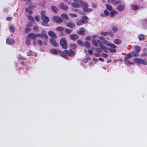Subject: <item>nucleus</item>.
I'll use <instances>...</instances> for the list:
<instances>
[{
	"mask_svg": "<svg viewBox=\"0 0 147 147\" xmlns=\"http://www.w3.org/2000/svg\"><path fill=\"white\" fill-rule=\"evenodd\" d=\"M28 37L30 38H31L34 40L36 39L37 37H40V38H43L45 39H47L48 36L46 34V32L44 31H42V34H35L33 33H30L28 34Z\"/></svg>",
	"mask_w": 147,
	"mask_h": 147,
	"instance_id": "nucleus-1",
	"label": "nucleus"
},
{
	"mask_svg": "<svg viewBox=\"0 0 147 147\" xmlns=\"http://www.w3.org/2000/svg\"><path fill=\"white\" fill-rule=\"evenodd\" d=\"M75 54V53L71 50H69V52L67 50H65L64 52H61V55L65 59H67V55L69 56H73Z\"/></svg>",
	"mask_w": 147,
	"mask_h": 147,
	"instance_id": "nucleus-2",
	"label": "nucleus"
},
{
	"mask_svg": "<svg viewBox=\"0 0 147 147\" xmlns=\"http://www.w3.org/2000/svg\"><path fill=\"white\" fill-rule=\"evenodd\" d=\"M98 36L97 35H94L92 36V38H93V40H92V44L95 46H98L99 45L100 47L102 49H105V47L102 45L100 43H99L98 42V41L97 40L98 42V44L96 42V40L97 38L98 37Z\"/></svg>",
	"mask_w": 147,
	"mask_h": 147,
	"instance_id": "nucleus-3",
	"label": "nucleus"
},
{
	"mask_svg": "<svg viewBox=\"0 0 147 147\" xmlns=\"http://www.w3.org/2000/svg\"><path fill=\"white\" fill-rule=\"evenodd\" d=\"M60 44L61 47L64 49H66L67 48V43L65 38H62L60 40Z\"/></svg>",
	"mask_w": 147,
	"mask_h": 147,
	"instance_id": "nucleus-4",
	"label": "nucleus"
},
{
	"mask_svg": "<svg viewBox=\"0 0 147 147\" xmlns=\"http://www.w3.org/2000/svg\"><path fill=\"white\" fill-rule=\"evenodd\" d=\"M134 62L138 64H143L144 65L147 64V62L139 58H136L133 59Z\"/></svg>",
	"mask_w": 147,
	"mask_h": 147,
	"instance_id": "nucleus-5",
	"label": "nucleus"
},
{
	"mask_svg": "<svg viewBox=\"0 0 147 147\" xmlns=\"http://www.w3.org/2000/svg\"><path fill=\"white\" fill-rule=\"evenodd\" d=\"M83 10L85 12H90L92 11V9L90 8H87L88 7V4L86 3H83L82 6Z\"/></svg>",
	"mask_w": 147,
	"mask_h": 147,
	"instance_id": "nucleus-6",
	"label": "nucleus"
},
{
	"mask_svg": "<svg viewBox=\"0 0 147 147\" xmlns=\"http://www.w3.org/2000/svg\"><path fill=\"white\" fill-rule=\"evenodd\" d=\"M52 20L53 21L58 23H60L62 21V20L60 17L56 16H53Z\"/></svg>",
	"mask_w": 147,
	"mask_h": 147,
	"instance_id": "nucleus-7",
	"label": "nucleus"
},
{
	"mask_svg": "<svg viewBox=\"0 0 147 147\" xmlns=\"http://www.w3.org/2000/svg\"><path fill=\"white\" fill-rule=\"evenodd\" d=\"M34 8V6L33 5H30L28 6V8L26 9V11L29 14H31L32 13V11L31 9H33Z\"/></svg>",
	"mask_w": 147,
	"mask_h": 147,
	"instance_id": "nucleus-8",
	"label": "nucleus"
},
{
	"mask_svg": "<svg viewBox=\"0 0 147 147\" xmlns=\"http://www.w3.org/2000/svg\"><path fill=\"white\" fill-rule=\"evenodd\" d=\"M85 30L84 28H80V30L78 31L77 33L79 34L84 35L85 34Z\"/></svg>",
	"mask_w": 147,
	"mask_h": 147,
	"instance_id": "nucleus-9",
	"label": "nucleus"
},
{
	"mask_svg": "<svg viewBox=\"0 0 147 147\" xmlns=\"http://www.w3.org/2000/svg\"><path fill=\"white\" fill-rule=\"evenodd\" d=\"M78 36L76 34H71L69 35V38L72 40H75L78 38Z\"/></svg>",
	"mask_w": 147,
	"mask_h": 147,
	"instance_id": "nucleus-10",
	"label": "nucleus"
},
{
	"mask_svg": "<svg viewBox=\"0 0 147 147\" xmlns=\"http://www.w3.org/2000/svg\"><path fill=\"white\" fill-rule=\"evenodd\" d=\"M66 26L67 27L72 28L75 26V24L74 23L71 22H69L66 23Z\"/></svg>",
	"mask_w": 147,
	"mask_h": 147,
	"instance_id": "nucleus-11",
	"label": "nucleus"
},
{
	"mask_svg": "<svg viewBox=\"0 0 147 147\" xmlns=\"http://www.w3.org/2000/svg\"><path fill=\"white\" fill-rule=\"evenodd\" d=\"M48 34L51 37L55 38H57V36L55 33L52 31H49L48 32Z\"/></svg>",
	"mask_w": 147,
	"mask_h": 147,
	"instance_id": "nucleus-12",
	"label": "nucleus"
},
{
	"mask_svg": "<svg viewBox=\"0 0 147 147\" xmlns=\"http://www.w3.org/2000/svg\"><path fill=\"white\" fill-rule=\"evenodd\" d=\"M103 43L106 45H108L110 47H112L113 48H115L116 46L113 44H111L108 42L107 41H104L103 42Z\"/></svg>",
	"mask_w": 147,
	"mask_h": 147,
	"instance_id": "nucleus-13",
	"label": "nucleus"
},
{
	"mask_svg": "<svg viewBox=\"0 0 147 147\" xmlns=\"http://www.w3.org/2000/svg\"><path fill=\"white\" fill-rule=\"evenodd\" d=\"M50 52L55 54H57L60 53L61 52H60V51L59 50L55 49H52L50 50Z\"/></svg>",
	"mask_w": 147,
	"mask_h": 147,
	"instance_id": "nucleus-14",
	"label": "nucleus"
},
{
	"mask_svg": "<svg viewBox=\"0 0 147 147\" xmlns=\"http://www.w3.org/2000/svg\"><path fill=\"white\" fill-rule=\"evenodd\" d=\"M118 14V12L115 10H113L111 11L110 12V16L111 17H113V16Z\"/></svg>",
	"mask_w": 147,
	"mask_h": 147,
	"instance_id": "nucleus-15",
	"label": "nucleus"
},
{
	"mask_svg": "<svg viewBox=\"0 0 147 147\" xmlns=\"http://www.w3.org/2000/svg\"><path fill=\"white\" fill-rule=\"evenodd\" d=\"M41 18L43 22L46 23L48 22L49 21V20L48 17L46 16L42 17Z\"/></svg>",
	"mask_w": 147,
	"mask_h": 147,
	"instance_id": "nucleus-16",
	"label": "nucleus"
},
{
	"mask_svg": "<svg viewBox=\"0 0 147 147\" xmlns=\"http://www.w3.org/2000/svg\"><path fill=\"white\" fill-rule=\"evenodd\" d=\"M7 43L9 45H12L14 43V40L11 38H8L7 40Z\"/></svg>",
	"mask_w": 147,
	"mask_h": 147,
	"instance_id": "nucleus-17",
	"label": "nucleus"
},
{
	"mask_svg": "<svg viewBox=\"0 0 147 147\" xmlns=\"http://www.w3.org/2000/svg\"><path fill=\"white\" fill-rule=\"evenodd\" d=\"M64 30V28L62 26H59L57 27L56 28V30L57 32H62Z\"/></svg>",
	"mask_w": 147,
	"mask_h": 147,
	"instance_id": "nucleus-18",
	"label": "nucleus"
},
{
	"mask_svg": "<svg viewBox=\"0 0 147 147\" xmlns=\"http://www.w3.org/2000/svg\"><path fill=\"white\" fill-rule=\"evenodd\" d=\"M117 9L118 10L121 11L124 9V6L123 5H119L117 7Z\"/></svg>",
	"mask_w": 147,
	"mask_h": 147,
	"instance_id": "nucleus-19",
	"label": "nucleus"
},
{
	"mask_svg": "<svg viewBox=\"0 0 147 147\" xmlns=\"http://www.w3.org/2000/svg\"><path fill=\"white\" fill-rule=\"evenodd\" d=\"M61 16L62 18L65 20H67L68 19V15L65 13L62 14Z\"/></svg>",
	"mask_w": 147,
	"mask_h": 147,
	"instance_id": "nucleus-20",
	"label": "nucleus"
},
{
	"mask_svg": "<svg viewBox=\"0 0 147 147\" xmlns=\"http://www.w3.org/2000/svg\"><path fill=\"white\" fill-rule=\"evenodd\" d=\"M104 14H101V16L102 17H105L109 15V13L107 10H105L104 12Z\"/></svg>",
	"mask_w": 147,
	"mask_h": 147,
	"instance_id": "nucleus-21",
	"label": "nucleus"
},
{
	"mask_svg": "<svg viewBox=\"0 0 147 147\" xmlns=\"http://www.w3.org/2000/svg\"><path fill=\"white\" fill-rule=\"evenodd\" d=\"M50 40L51 43L54 46H56L57 45V44L55 40L52 39H51Z\"/></svg>",
	"mask_w": 147,
	"mask_h": 147,
	"instance_id": "nucleus-22",
	"label": "nucleus"
},
{
	"mask_svg": "<svg viewBox=\"0 0 147 147\" xmlns=\"http://www.w3.org/2000/svg\"><path fill=\"white\" fill-rule=\"evenodd\" d=\"M60 7L63 9L66 10L68 9V7L63 3H62L60 5Z\"/></svg>",
	"mask_w": 147,
	"mask_h": 147,
	"instance_id": "nucleus-23",
	"label": "nucleus"
},
{
	"mask_svg": "<svg viewBox=\"0 0 147 147\" xmlns=\"http://www.w3.org/2000/svg\"><path fill=\"white\" fill-rule=\"evenodd\" d=\"M114 43L117 45H119L121 43V40L119 39H115L114 40Z\"/></svg>",
	"mask_w": 147,
	"mask_h": 147,
	"instance_id": "nucleus-24",
	"label": "nucleus"
},
{
	"mask_svg": "<svg viewBox=\"0 0 147 147\" xmlns=\"http://www.w3.org/2000/svg\"><path fill=\"white\" fill-rule=\"evenodd\" d=\"M84 45L87 48H89L90 47V44L87 42H86L84 43Z\"/></svg>",
	"mask_w": 147,
	"mask_h": 147,
	"instance_id": "nucleus-25",
	"label": "nucleus"
},
{
	"mask_svg": "<svg viewBox=\"0 0 147 147\" xmlns=\"http://www.w3.org/2000/svg\"><path fill=\"white\" fill-rule=\"evenodd\" d=\"M131 7L134 10H137L139 8V7L135 5H132Z\"/></svg>",
	"mask_w": 147,
	"mask_h": 147,
	"instance_id": "nucleus-26",
	"label": "nucleus"
},
{
	"mask_svg": "<svg viewBox=\"0 0 147 147\" xmlns=\"http://www.w3.org/2000/svg\"><path fill=\"white\" fill-rule=\"evenodd\" d=\"M72 30L68 28H66L65 30V32L68 34H69L71 33L72 32Z\"/></svg>",
	"mask_w": 147,
	"mask_h": 147,
	"instance_id": "nucleus-27",
	"label": "nucleus"
},
{
	"mask_svg": "<svg viewBox=\"0 0 147 147\" xmlns=\"http://www.w3.org/2000/svg\"><path fill=\"white\" fill-rule=\"evenodd\" d=\"M71 5L74 7L78 8L80 6V4H77L75 3H72L71 4Z\"/></svg>",
	"mask_w": 147,
	"mask_h": 147,
	"instance_id": "nucleus-28",
	"label": "nucleus"
},
{
	"mask_svg": "<svg viewBox=\"0 0 147 147\" xmlns=\"http://www.w3.org/2000/svg\"><path fill=\"white\" fill-rule=\"evenodd\" d=\"M31 25H29V24H28L27 25V27L25 29V31L26 32H28V31H30V27L31 26Z\"/></svg>",
	"mask_w": 147,
	"mask_h": 147,
	"instance_id": "nucleus-29",
	"label": "nucleus"
},
{
	"mask_svg": "<svg viewBox=\"0 0 147 147\" xmlns=\"http://www.w3.org/2000/svg\"><path fill=\"white\" fill-rule=\"evenodd\" d=\"M52 10L55 12L56 13L58 11L57 9L54 6H52L51 7Z\"/></svg>",
	"mask_w": 147,
	"mask_h": 147,
	"instance_id": "nucleus-30",
	"label": "nucleus"
},
{
	"mask_svg": "<svg viewBox=\"0 0 147 147\" xmlns=\"http://www.w3.org/2000/svg\"><path fill=\"white\" fill-rule=\"evenodd\" d=\"M86 23V21H83L82 20L81 21H80L79 22H78L77 23V25L78 26H80V25L84 24Z\"/></svg>",
	"mask_w": 147,
	"mask_h": 147,
	"instance_id": "nucleus-31",
	"label": "nucleus"
},
{
	"mask_svg": "<svg viewBox=\"0 0 147 147\" xmlns=\"http://www.w3.org/2000/svg\"><path fill=\"white\" fill-rule=\"evenodd\" d=\"M111 3L115 5H117L118 3H120V1H116L115 0H112L111 1Z\"/></svg>",
	"mask_w": 147,
	"mask_h": 147,
	"instance_id": "nucleus-32",
	"label": "nucleus"
},
{
	"mask_svg": "<svg viewBox=\"0 0 147 147\" xmlns=\"http://www.w3.org/2000/svg\"><path fill=\"white\" fill-rule=\"evenodd\" d=\"M10 31L11 32H14L15 30L14 26L12 25H11L9 26Z\"/></svg>",
	"mask_w": 147,
	"mask_h": 147,
	"instance_id": "nucleus-33",
	"label": "nucleus"
},
{
	"mask_svg": "<svg viewBox=\"0 0 147 147\" xmlns=\"http://www.w3.org/2000/svg\"><path fill=\"white\" fill-rule=\"evenodd\" d=\"M88 20V18L86 16H84L82 17V20L83 21H86V23H87V20Z\"/></svg>",
	"mask_w": 147,
	"mask_h": 147,
	"instance_id": "nucleus-34",
	"label": "nucleus"
},
{
	"mask_svg": "<svg viewBox=\"0 0 147 147\" xmlns=\"http://www.w3.org/2000/svg\"><path fill=\"white\" fill-rule=\"evenodd\" d=\"M126 64L128 65H133L134 63L132 62H130L129 61H126L125 62Z\"/></svg>",
	"mask_w": 147,
	"mask_h": 147,
	"instance_id": "nucleus-35",
	"label": "nucleus"
},
{
	"mask_svg": "<svg viewBox=\"0 0 147 147\" xmlns=\"http://www.w3.org/2000/svg\"><path fill=\"white\" fill-rule=\"evenodd\" d=\"M69 15L72 18H76L77 16V15L75 14L70 13Z\"/></svg>",
	"mask_w": 147,
	"mask_h": 147,
	"instance_id": "nucleus-36",
	"label": "nucleus"
},
{
	"mask_svg": "<svg viewBox=\"0 0 147 147\" xmlns=\"http://www.w3.org/2000/svg\"><path fill=\"white\" fill-rule=\"evenodd\" d=\"M138 37L139 39L141 40H143L144 38V36L142 35H140L138 36Z\"/></svg>",
	"mask_w": 147,
	"mask_h": 147,
	"instance_id": "nucleus-37",
	"label": "nucleus"
},
{
	"mask_svg": "<svg viewBox=\"0 0 147 147\" xmlns=\"http://www.w3.org/2000/svg\"><path fill=\"white\" fill-rule=\"evenodd\" d=\"M70 46L71 48L73 49H75L77 47L76 45L74 44H72L70 45Z\"/></svg>",
	"mask_w": 147,
	"mask_h": 147,
	"instance_id": "nucleus-38",
	"label": "nucleus"
},
{
	"mask_svg": "<svg viewBox=\"0 0 147 147\" xmlns=\"http://www.w3.org/2000/svg\"><path fill=\"white\" fill-rule=\"evenodd\" d=\"M106 5L107 9H108L109 10H112V7L111 6L109 5L108 4H106Z\"/></svg>",
	"mask_w": 147,
	"mask_h": 147,
	"instance_id": "nucleus-39",
	"label": "nucleus"
},
{
	"mask_svg": "<svg viewBox=\"0 0 147 147\" xmlns=\"http://www.w3.org/2000/svg\"><path fill=\"white\" fill-rule=\"evenodd\" d=\"M77 42L78 44L80 45V46H82L83 45V44L82 42L80 40H78L77 41Z\"/></svg>",
	"mask_w": 147,
	"mask_h": 147,
	"instance_id": "nucleus-40",
	"label": "nucleus"
},
{
	"mask_svg": "<svg viewBox=\"0 0 147 147\" xmlns=\"http://www.w3.org/2000/svg\"><path fill=\"white\" fill-rule=\"evenodd\" d=\"M135 50L137 52H138L140 51V47L138 46H136L135 47Z\"/></svg>",
	"mask_w": 147,
	"mask_h": 147,
	"instance_id": "nucleus-41",
	"label": "nucleus"
},
{
	"mask_svg": "<svg viewBox=\"0 0 147 147\" xmlns=\"http://www.w3.org/2000/svg\"><path fill=\"white\" fill-rule=\"evenodd\" d=\"M34 30L36 32H37L39 31V30L38 27L36 26H35L33 27Z\"/></svg>",
	"mask_w": 147,
	"mask_h": 147,
	"instance_id": "nucleus-42",
	"label": "nucleus"
},
{
	"mask_svg": "<svg viewBox=\"0 0 147 147\" xmlns=\"http://www.w3.org/2000/svg\"><path fill=\"white\" fill-rule=\"evenodd\" d=\"M109 33H108L107 32H102L101 33V34L104 36H106Z\"/></svg>",
	"mask_w": 147,
	"mask_h": 147,
	"instance_id": "nucleus-43",
	"label": "nucleus"
},
{
	"mask_svg": "<svg viewBox=\"0 0 147 147\" xmlns=\"http://www.w3.org/2000/svg\"><path fill=\"white\" fill-rule=\"evenodd\" d=\"M37 44L41 46L42 45V42L41 40H38L37 41Z\"/></svg>",
	"mask_w": 147,
	"mask_h": 147,
	"instance_id": "nucleus-44",
	"label": "nucleus"
},
{
	"mask_svg": "<svg viewBox=\"0 0 147 147\" xmlns=\"http://www.w3.org/2000/svg\"><path fill=\"white\" fill-rule=\"evenodd\" d=\"M34 19L36 21L38 22L39 21L40 18L38 16H36L35 17Z\"/></svg>",
	"mask_w": 147,
	"mask_h": 147,
	"instance_id": "nucleus-45",
	"label": "nucleus"
},
{
	"mask_svg": "<svg viewBox=\"0 0 147 147\" xmlns=\"http://www.w3.org/2000/svg\"><path fill=\"white\" fill-rule=\"evenodd\" d=\"M34 53H32L31 51H30L28 52L27 53V55L28 56H30L31 55H34Z\"/></svg>",
	"mask_w": 147,
	"mask_h": 147,
	"instance_id": "nucleus-46",
	"label": "nucleus"
},
{
	"mask_svg": "<svg viewBox=\"0 0 147 147\" xmlns=\"http://www.w3.org/2000/svg\"><path fill=\"white\" fill-rule=\"evenodd\" d=\"M45 11H42L41 12V17H42L45 16Z\"/></svg>",
	"mask_w": 147,
	"mask_h": 147,
	"instance_id": "nucleus-47",
	"label": "nucleus"
},
{
	"mask_svg": "<svg viewBox=\"0 0 147 147\" xmlns=\"http://www.w3.org/2000/svg\"><path fill=\"white\" fill-rule=\"evenodd\" d=\"M131 54H128L127 56H126V57H125V58L126 59H129V58L130 57H131Z\"/></svg>",
	"mask_w": 147,
	"mask_h": 147,
	"instance_id": "nucleus-48",
	"label": "nucleus"
},
{
	"mask_svg": "<svg viewBox=\"0 0 147 147\" xmlns=\"http://www.w3.org/2000/svg\"><path fill=\"white\" fill-rule=\"evenodd\" d=\"M28 19L30 21H32L33 20V18L31 16H28Z\"/></svg>",
	"mask_w": 147,
	"mask_h": 147,
	"instance_id": "nucleus-49",
	"label": "nucleus"
},
{
	"mask_svg": "<svg viewBox=\"0 0 147 147\" xmlns=\"http://www.w3.org/2000/svg\"><path fill=\"white\" fill-rule=\"evenodd\" d=\"M113 31L114 32H116L117 30V28L116 27H114L112 28Z\"/></svg>",
	"mask_w": 147,
	"mask_h": 147,
	"instance_id": "nucleus-50",
	"label": "nucleus"
},
{
	"mask_svg": "<svg viewBox=\"0 0 147 147\" xmlns=\"http://www.w3.org/2000/svg\"><path fill=\"white\" fill-rule=\"evenodd\" d=\"M26 43L27 45H29L30 44V42L29 40H26Z\"/></svg>",
	"mask_w": 147,
	"mask_h": 147,
	"instance_id": "nucleus-51",
	"label": "nucleus"
},
{
	"mask_svg": "<svg viewBox=\"0 0 147 147\" xmlns=\"http://www.w3.org/2000/svg\"><path fill=\"white\" fill-rule=\"evenodd\" d=\"M94 55L96 57H100V54H99V53H94Z\"/></svg>",
	"mask_w": 147,
	"mask_h": 147,
	"instance_id": "nucleus-52",
	"label": "nucleus"
},
{
	"mask_svg": "<svg viewBox=\"0 0 147 147\" xmlns=\"http://www.w3.org/2000/svg\"><path fill=\"white\" fill-rule=\"evenodd\" d=\"M88 52L90 55H92L93 53L92 51L90 50H88Z\"/></svg>",
	"mask_w": 147,
	"mask_h": 147,
	"instance_id": "nucleus-53",
	"label": "nucleus"
},
{
	"mask_svg": "<svg viewBox=\"0 0 147 147\" xmlns=\"http://www.w3.org/2000/svg\"><path fill=\"white\" fill-rule=\"evenodd\" d=\"M102 56L105 58H106L107 56V55L106 54H103Z\"/></svg>",
	"mask_w": 147,
	"mask_h": 147,
	"instance_id": "nucleus-54",
	"label": "nucleus"
},
{
	"mask_svg": "<svg viewBox=\"0 0 147 147\" xmlns=\"http://www.w3.org/2000/svg\"><path fill=\"white\" fill-rule=\"evenodd\" d=\"M110 51L112 52H115L116 51L115 49H110Z\"/></svg>",
	"mask_w": 147,
	"mask_h": 147,
	"instance_id": "nucleus-55",
	"label": "nucleus"
},
{
	"mask_svg": "<svg viewBox=\"0 0 147 147\" xmlns=\"http://www.w3.org/2000/svg\"><path fill=\"white\" fill-rule=\"evenodd\" d=\"M7 20L8 21L11 20H12V18L11 17H9L7 18Z\"/></svg>",
	"mask_w": 147,
	"mask_h": 147,
	"instance_id": "nucleus-56",
	"label": "nucleus"
},
{
	"mask_svg": "<svg viewBox=\"0 0 147 147\" xmlns=\"http://www.w3.org/2000/svg\"><path fill=\"white\" fill-rule=\"evenodd\" d=\"M99 60L100 61H104V59L102 58H99Z\"/></svg>",
	"mask_w": 147,
	"mask_h": 147,
	"instance_id": "nucleus-57",
	"label": "nucleus"
},
{
	"mask_svg": "<svg viewBox=\"0 0 147 147\" xmlns=\"http://www.w3.org/2000/svg\"><path fill=\"white\" fill-rule=\"evenodd\" d=\"M86 39L88 40H90V36H88L87 37Z\"/></svg>",
	"mask_w": 147,
	"mask_h": 147,
	"instance_id": "nucleus-58",
	"label": "nucleus"
},
{
	"mask_svg": "<svg viewBox=\"0 0 147 147\" xmlns=\"http://www.w3.org/2000/svg\"><path fill=\"white\" fill-rule=\"evenodd\" d=\"M77 3H79L81 5L82 4V1H78L77 2Z\"/></svg>",
	"mask_w": 147,
	"mask_h": 147,
	"instance_id": "nucleus-59",
	"label": "nucleus"
},
{
	"mask_svg": "<svg viewBox=\"0 0 147 147\" xmlns=\"http://www.w3.org/2000/svg\"><path fill=\"white\" fill-rule=\"evenodd\" d=\"M93 60L94 61L97 62L98 61V60L94 58L93 59Z\"/></svg>",
	"mask_w": 147,
	"mask_h": 147,
	"instance_id": "nucleus-60",
	"label": "nucleus"
},
{
	"mask_svg": "<svg viewBox=\"0 0 147 147\" xmlns=\"http://www.w3.org/2000/svg\"><path fill=\"white\" fill-rule=\"evenodd\" d=\"M33 45H34V46H35L36 45V42H33Z\"/></svg>",
	"mask_w": 147,
	"mask_h": 147,
	"instance_id": "nucleus-61",
	"label": "nucleus"
},
{
	"mask_svg": "<svg viewBox=\"0 0 147 147\" xmlns=\"http://www.w3.org/2000/svg\"><path fill=\"white\" fill-rule=\"evenodd\" d=\"M92 6L94 7H96V5H92Z\"/></svg>",
	"mask_w": 147,
	"mask_h": 147,
	"instance_id": "nucleus-62",
	"label": "nucleus"
},
{
	"mask_svg": "<svg viewBox=\"0 0 147 147\" xmlns=\"http://www.w3.org/2000/svg\"><path fill=\"white\" fill-rule=\"evenodd\" d=\"M146 55H146V54H144V53H143V56H146Z\"/></svg>",
	"mask_w": 147,
	"mask_h": 147,
	"instance_id": "nucleus-63",
	"label": "nucleus"
},
{
	"mask_svg": "<svg viewBox=\"0 0 147 147\" xmlns=\"http://www.w3.org/2000/svg\"><path fill=\"white\" fill-rule=\"evenodd\" d=\"M99 38H100V39H101V40L102 39V37H99Z\"/></svg>",
	"mask_w": 147,
	"mask_h": 147,
	"instance_id": "nucleus-64",
	"label": "nucleus"
}]
</instances>
